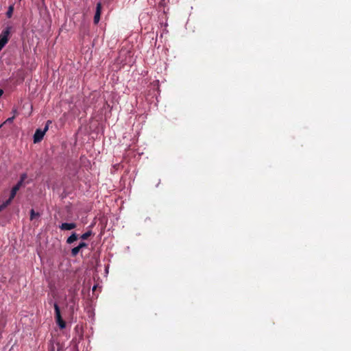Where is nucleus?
<instances>
[{
	"label": "nucleus",
	"mask_w": 351,
	"mask_h": 351,
	"mask_svg": "<svg viewBox=\"0 0 351 351\" xmlns=\"http://www.w3.org/2000/svg\"><path fill=\"white\" fill-rule=\"evenodd\" d=\"M12 27L7 26L1 33L0 34V51L4 47V46L8 43L10 38V34L11 32Z\"/></svg>",
	"instance_id": "1"
},
{
	"label": "nucleus",
	"mask_w": 351,
	"mask_h": 351,
	"mask_svg": "<svg viewBox=\"0 0 351 351\" xmlns=\"http://www.w3.org/2000/svg\"><path fill=\"white\" fill-rule=\"evenodd\" d=\"M51 123V121H47V123H46V125L45 127V128L43 130H41V129H37L34 134V143H39L40 142L43 137H44V135L45 134L46 132L49 129V125Z\"/></svg>",
	"instance_id": "2"
},
{
	"label": "nucleus",
	"mask_w": 351,
	"mask_h": 351,
	"mask_svg": "<svg viewBox=\"0 0 351 351\" xmlns=\"http://www.w3.org/2000/svg\"><path fill=\"white\" fill-rule=\"evenodd\" d=\"M53 307L56 324L61 329H63L66 327V322L62 318L60 307L57 303L53 304Z\"/></svg>",
	"instance_id": "3"
},
{
	"label": "nucleus",
	"mask_w": 351,
	"mask_h": 351,
	"mask_svg": "<svg viewBox=\"0 0 351 351\" xmlns=\"http://www.w3.org/2000/svg\"><path fill=\"white\" fill-rule=\"evenodd\" d=\"M101 12V3H97L96 6V11L94 16V23L97 24L100 20V16Z\"/></svg>",
	"instance_id": "4"
},
{
	"label": "nucleus",
	"mask_w": 351,
	"mask_h": 351,
	"mask_svg": "<svg viewBox=\"0 0 351 351\" xmlns=\"http://www.w3.org/2000/svg\"><path fill=\"white\" fill-rule=\"evenodd\" d=\"M76 226L75 223H62L59 228L62 230H71L75 228Z\"/></svg>",
	"instance_id": "5"
},
{
	"label": "nucleus",
	"mask_w": 351,
	"mask_h": 351,
	"mask_svg": "<svg viewBox=\"0 0 351 351\" xmlns=\"http://www.w3.org/2000/svg\"><path fill=\"white\" fill-rule=\"evenodd\" d=\"M77 234L75 232L71 234V235L66 239L68 244H71L77 239Z\"/></svg>",
	"instance_id": "6"
},
{
	"label": "nucleus",
	"mask_w": 351,
	"mask_h": 351,
	"mask_svg": "<svg viewBox=\"0 0 351 351\" xmlns=\"http://www.w3.org/2000/svg\"><path fill=\"white\" fill-rule=\"evenodd\" d=\"M92 231L89 230L81 235L80 238L83 240H86L89 237L92 235Z\"/></svg>",
	"instance_id": "7"
},
{
	"label": "nucleus",
	"mask_w": 351,
	"mask_h": 351,
	"mask_svg": "<svg viewBox=\"0 0 351 351\" xmlns=\"http://www.w3.org/2000/svg\"><path fill=\"white\" fill-rule=\"evenodd\" d=\"M16 191H14L13 189L11 190L10 197L6 201H9V203L11 204L12 199L14 198L16 194Z\"/></svg>",
	"instance_id": "8"
},
{
	"label": "nucleus",
	"mask_w": 351,
	"mask_h": 351,
	"mask_svg": "<svg viewBox=\"0 0 351 351\" xmlns=\"http://www.w3.org/2000/svg\"><path fill=\"white\" fill-rule=\"evenodd\" d=\"M80 250L81 249L78 246L73 247L71 250V256H73V257L76 256L77 255V254L79 253Z\"/></svg>",
	"instance_id": "9"
},
{
	"label": "nucleus",
	"mask_w": 351,
	"mask_h": 351,
	"mask_svg": "<svg viewBox=\"0 0 351 351\" xmlns=\"http://www.w3.org/2000/svg\"><path fill=\"white\" fill-rule=\"evenodd\" d=\"M38 216H39V213H36L34 209H32L30 210V219L31 220H33L36 217H38Z\"/></svg>",
	"instance_id": "10"
},
{
	"label": "nucleus",
	"mask_w": 351,
	"mask_h": 351,
	"mask_svg": "<svg viewBox=\"0 0 351 351\" xmlns=\"http://www.w3.org/2000/svg\"><path fill=\"white\" fill-rule=\"evenodd\" d=\"M13 10H14V8L12 5H10L9 8H8V10L6 12V15L8 18H10L12 16V13H13Z\"/></svg>",
	"instance_id": "11"
},
{
	"label": "nucleus",
	"mask_w": 351,
	"mask_h": 351,
	"mask_svg": "<svg viewBox=\"0 0 351 351\" xmlns=\"http://www.w3.org/2000/svg\"><path fill=\"white\" fill-rule=\"evenodd\" d=\"M10 204L9 203V201L4 202L2 204L0 205V212L3 210Z\"/></svg>",
	"instance_id": "12"
},
{
	"label": "nucleus",
	"mask_w": 351,
	"mask_h": 351,
	"mask_svg": "<svg viewBox=\"0 0 351 351\" xmlns=\"http://www.w3.org/2000/svg\"><path fill=\"white\" fill-rule=\"evenodd\" d=\"M14 117H9L1 125L2 126L3 125H5V124H7V123H12L13 122V121L14 120Z\"/></svg>",
	"instance_id": "13"
},
{
	"label": "nucleus",
	"mask_w": 351,
	"mask_h": 351,
	"mask_svg": "<svg viewBox=\"0 0 351 351\" xmlns=\"http://www.w3.org/2000/svg\"><path fill=\"white\" fill-rule=\"evenodd\" d=\"M12 117H14V118H16V117L19 114L18 110L16 108L14 107L12 108Z\"/></svg>",
	"instance_id": "14"
},
{
	"label": "nucleus",
	"mask_w": 351,
	"mask_h": 351,
	"mask_svg": "<svg viewBox=\"0 0 351 351\" xmlns=\"http://www.w3.org/2000/svg\"><path fill=\"white\" fill-rule=\"evenodd\" d=\"M80 249H82L84 247H87V244L84 242H81L78 245H77Z\"/></svg>",
	"instance_id": "15"
},
{
	"label": "nucleus",
	"mask_w": 351,
	"mask_h": 351,
	"mask_svg": "<svg viewBox=\"0 0 351 351\" xmlns=\"http://www.w3.org/2000/svg\"><path fill=\"white\" fill-rule=\"evenodd\" d=\"M56 346H57V351H64L63 350V347H62V345H60V343H56Z\"/></svg>",
	"instance_id": "16"
},
{
	"label": "nucleus",
	"mask_w": 351,
	"mask_h": 351,
	"mask_svg": "<svg viewBox=\"0 0 351 351\" xmlns=\"http://www.w3.org/2000/svg\"><path fill=\"white\" fill-rule=\"evenodd\" d=\"M26 178H27V174L23 173L21 176L20 181L24 182Z\"/></svg>",
	"instance_id": "17"
},
{
	"label": "nucleus",
	"mask_w": 351,
	"mask_h": 351,
	"mask_svg": "<svg viewBox=\"0 0 351 351\" xmlns=\"http://www.w3.org/2000/svg\"><path fill=\"white\" fill-rule=\"evenodd\" d=\"M23 182H22V181H20V180H19V181L17 182V184H16V185L19 189H21V187L23 186Z\"/></svg>",
	"instance_id": "18"
},
{
	"label": "nucleus",
	"mask_w": 351,
	"mask_h": 351,
	"mask_svg": "<svg viewBox=\"0 0 351 351\" xmlns=\"http://www.w3.org/2000/svg\"><path fill=\"white\" fill-rule=\"evenodd\" d=\"M23 182H22V181H20V180H19V181L17 182V184H16V185L19 189H21V187L23 186Z\"/></svg>",
	"instance_id": "19"
},
{
	"label": "nucleus",
	"mask_w": 351,
	"mask_h": 351,
	"mask_svg": "<svg viewBox=\"0 0 351 351\" xmlns=\"http://www.w3.org/2000/svg\"><path fill=\"white\" fill-rule=\"evenodd\" d=\"M14 191H16V192H18L19 191V188L16 186V185H14L12 189Z\"/></svg>",
	"instance_id": "20"
},
{
	"label": "nucleus",
	"mask_w": 351,
	"mask_h": 351,
	"mask_svg": "<svg viewBox=\"0 0 351 351\" xmlns=\"http://www.w3.org/2000/svg\"><path fill=\"white\" fill-rule=\"evenodd\" d=\"M3 90L0 88V97L3 95Z\"/></svg>",
	"instance_id": "21"
},
{
	"label": "nucleus",
	"mask_w": 351,
	"mask_h": 351,
	"mask_svg": "<svg viewBox=\"0 0 351 351\" xmlns=\"http://www.w3.org/2000/svg\"><path fill=\"white\" fill-rule=\"evenodd\" d=\"M49 351H55L54 350V346H52Z\"/></svg>",
	"instance_id": "22"
},
{
	"label": "nucleus",
	"mask_w": 351,
	"mask_h": 351,
	"mask_svg": "<svg viewBox=\"0 0 351 351\" xmlns=\"http://www.w3.org/2000/svg\"><path fill=\"white\" fill-rule=\"evenodd\" d=\"M95 289H96V286H94V287H93V290L94 291V290H95Z\"/></svg>",
	"instance_id": "23"
}]
</instances>
